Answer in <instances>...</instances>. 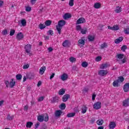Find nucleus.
<instances>
[{
    "mask_svg": "<svg viewBox=\"0 0 129 129\" xmlns=\"http://www.w3.org/2000/svg\"><path fill=\"white\" fill-rule=\"evenodd\" d=\"M116 57L117 61H118L119 64H124V63H126V58H124V55L123 54H117Z\"/></svg>",
    "mask_w": 129,
    "mask_h": 129,
    "instance_id": "1",
    "label": "nucleus"
},
{
    "mask_svg": "<svg viewBox=\"0 0 129 129\" xmlns=\"http://www.w3.org/2000/svg\"><path fill=\"white\" fill-rule=\"evenodd\" d=\"M66 22L64 20H60L58 23V25L56 26V30L59 35H61V30L63 26H65Z\"/></svg>",
    "mask_w": 129,
    "mask_h": 129,
    "instance_id": "2",
    "label": "nucleus"
},
{
    "mask_svg": "<svg viewBox=\"0 0 129 129\" xmlns=\"http://www.w3.org/2000/svg\"><path fill=\"white\" fill-rule=\"evenodd\" d=\"M5 84L6 87H10V88H13V87L16 85V80L15 79H12L10 82L6 81L5 82Z\"/></svg>",
    "mask_w": 129,
    "mask_h": 129,
    "instance_id": "3",
    "label": "nucleus"
},
{
    "mask_svg": "<svg viewBox=\"0 0 129 129\" xmlns=\"http://www.w3.org/2000/svg\"><path fill=\"white\" fill-rule=\"evenodd\" d=\"M32 48V45L31 44H27L25 45L24 49L25 50V52L29 55V56H31L32 55V53H31V49Z\"/></svg>",
    "mask_w": 129,
    "mask_h": 129,
    "instance_id": "4",
    "label": "nucleus"
},
{
    "mask_svg": "<svg viewBox=\"0 0 129 129\" xmlns=\"http://www.w3.org/2000/svg\"><path fill=\"white\" fill-rule=\"evenodd\" d=\"M79 46L80 47H83L85 45V38L84 37H81L78 42Z\"/></svg>",
    "mask_w": 129,
    "mask_h": 129,
    "instance_id": "5",
    "label": "nucleus"
},
{
    "mask_svg": "<svg viewBox=\"0 0 129 129\" xmlns=\"http://www.w3.org/2000/svg\"><path fill=\"white\" fill-rule=\"evenodd\" d=\"M94 109H100L101 108V102L98 101L95 103L93 105Z\"/></svg>",
    "mask_w": 129,
    "mask_h": 129,
    "instance_id": "6",
    "label": "nucleus"
},
{
    "mask_svg": "<svg viewBox=\"0 0 129 129\" xmlns=\"http://www.w3.org/2000/svg\"><path fill=\"white\" fill-rule=\"evenodd\" d=\"M59 78L62 81H66L68 79V75L66 73H63L59 77Z\"/></svg>",
    "mask_w": 129,
    "mask_h": 129,
    "instance_id": "7",
    "label": "nucleus"
},
{
    "mask_svg": "<svg viewBox=\"0 0 129 129\" xmlns=\"http://www.w3.org/2000/svg\"><path fill=\"white\" fill-rule=\"evenodd\" d=\"M108 29L109 30H111L112 31H118L119 30V27H118V25H114L113 27L111 26H108Z\"/></svg>",
    "mask_w": 129,
    "mask_h": 129,
    "instance_id": "8",
    "label": "nucleus"
},
{
    "mask_svg": "<svg viewBox=\"0 0 129 129\" xmlns=\"http://www.w3.org/2000/svg\"><path fill=\"white\" fill-rule=\"evenodd\" d=\"M107 73H108V71H107V70H102L99 71L98 72V74L100 76H105V75H106Z\"/></svg>",
    "mask_w": 129,
    "mask_h": 129,
    "instance_id": "9",
    "label": "nucleus"
},
{
    "mask_svg": "<svg viewBox=\"0 0 129 129\" xmlns=\"http://www.w3.org/2000/svg\"><path fill=\"white\" fill-rule=\"evenodd\" d=\"M85 19L83 17H81L77 21V25H80V24H84L85 23Z\"/></svg>",
    "mask_w": 129,
    "mask_h": 129,
    "instance_id": "10",
    "label": "nucleus"
},
{
    "mask_svg": "<svg viewBox=\"0 0 129 129\" xmlns=\"http://www.w3.org/2000/svg\"><path fill=\"white\" fill-rule=\"evenodd\" d=\"M115 126H116V123L114 121H111L109 124V128L110 129L115 128Z\"/></svg>",
    "mask_w": 129,
    "mask_h": 129,
    "instance_id": "11",
    "label": "nucleus"
},
{
    "mask_svg": "<svg viewBox=\"0 0 129 129\" xmlns=\"http://www.w3.org/2000/svg\"><path fill=\"white\" fill-rule=\"evenodd\" d=\"M123 106H125L126 107L127 106H129V98L125 99L122 102Z\"/></svg>",
    "mask_w": 129,
    "mask_h": 129,
    "instance_id": "12",
    "label": "nucleus"
},
{
    "mask_svg": "<svg viewBox=\"0 0 129 129\" xmlns=\"http://www.w3.org/2000/svg\"><path fill=\"white\" fill-rule=\"evenodd\" d=\"M123 90L124 92H128L129 91V83H125L123 86Z\"/></svg>",
    "mask_w": 129,
    "mask_h": 129,
    "instance_id": "13",
    "label": "nucleus"
},
{
    "mask_svg": "<svg viewBox=\"0 0 129 129\" xmlns=\"http://www.w3.org/2000/svg\"><path fill=\"white\" fill-rule=\"evenodd\" d=\"M17 40H22V39L24 38V34L22 32H20L18 33L16 36Z\"/></svg>",
    "mask_w": 129,
    "mask_h": 129,
    "instance_id": "14",
    "label": "nucleus"
},
{
    "mask_svg": "<svg viewBox=\"0 0 129 129\" xmlns=\"http://www.w3.org/2000/svg\"><path fill=\"white\" fill-rule=\"evenodd\" d=\"M45 71H46V67L43 66L39 69V74L41 75H43L44 73H45Z\"/></svg>",
    "mask_w": 129,
    "mask_h": 129,
    "instance_id": "15",
    "label": "nucleus"
},
{
    "mask_svg": "<svg viewBox=\"0 0 129 129\" xmlns=\"http://www.w3.org/2000/svg\"><path fill=\"white\" fill-rule=\"evenodd\" d=\"M122 40H123V37H120L118 38H117L114 40V43L115 44H119V43H120V42H122Z\"/></svg>",
    "mask_w": 129,
    "mask_h": 129,
    "instance_id": "16",
    "label": "nucleus"
},
{
    "mask_svg": "<svg viewBox=\"0 0 129 129\" xmlns=\"http://www.w3.org/2000/svg\"><path fill=\"white\" fill-rule=\"evenodd\" d=\"M69 97H70V95L67 94L63 95L62 97V101L63 102H66V101L69 99Z\"/></svg>",
    "mask_w": 129,
    "mask_h": 129,
    "instance_id": "17",
    "label": "nucleus"
},
{
    "mask_svg": "<svg viewBox=\"0 0 129 129\" xmlns=\"http://www.w3.org/2000/svg\"><path fill=\"white\" fill-rule=\"evenodd\" d=\"M71 17V14H70V13H66L63 15V18L64 20H68V19H70Z\"/></svg>",
    "mask_w": 129,
    "mask_h": 129,
    "instance_id": "18",
    "label": "nucleus"
},
{
    "mask_svg": "<svg viewBox=\"0 0 129 129\" xmlns=\"http://www.w3.org/2000/svg\"><path fill=\"white\" fill-rule=\"evenodd\" d=\"M94 39H95V36L93 35H89L88 36V39L90 42H92L93 41H94Z\"/></svg>",
    "mask_w": 129,
    "mask_h": 129,
    "instance_id": "19",
    "label": "nucleus"
},
{
    "mask_svg": "<svg viewBox=\"0 0 129 129\" xmlns=\"http://www.w3.org/2000/svg\"><path fill=\"white\" fill-rule=\"evenodd\" d=\"M122 11V8L119 6H117L116 7V9L115 10V13H116L117 14H119V13H120Z\"/></svg>",
    "mask_w": 129,
    "mask_h": 129,
    "instance_id": "20",
    "label": "nucleus"
},
{
    "mask_svg": "<svg viewBox=\"0 0 129 129\" xmlns=\"http://www.w3.org/2000/svg\"><path fill=\"white\" fill-rule=\"evenodd\" d=\"M20 23L21 24V26L26 27L27 26V21L25 19H22L20 21Z\"/></svg>",
    "mask_w": 129,
    "mask_h": 129,
    "instance_id": "21",
    "label": "nucleus"
},
{
    "mask_svg": "<svg viewBox=\"0 0 129 129\" xmlns=\"http://www.w3.org/2000/svg\"><path fill=\"white\" fill-rule=\"evenodd\" d=\"M61 114H62V111L61 110H57L55 112V115L57 117H58V116H60Z\"/></svg>",
    "mask_w": 129,
    "mask_h": 129,
    "instance_id": "22",
    "label": "nucleus"
},
{
    "mask_svg": "<svg viewBox=\"0 0 129 129\" xmlns=\"http://www.w3.org/2000/svg\"><path fill=\"white\" fill-rule=\"evenodd\" d=\"M101 7V4L99 3H95L94 5V8H95V9H100Z\"/></svg>",
    "mask_w": 129,
    "mask_h": 129,
    "instance_id": "23",
    "label": "nucleus"
},
{
    "mask_svg": "<svg viewBox=\"0 0 129 129\" xmlns=\"http://www.w3.org/2000/svg\"><path fill=\"white\" fill-rule=\"evenodd\" d=\"M86 111H87V107L85 105H83L82 107V113L84 114L86 113Z\"/></svg>",
    "mask_w": 129,
    "mask_h": 129,
    "instance_id": "24",
    "label": "nucleus"
},
{
    "mask_svg": "<svg viewBox=\"0 0 129 129\" xmlns=\"http://www.w3.org/2000/svg\"><path fill=\"white\" fill-rule=\"evenodd\" d=\"M37 119L38 121H40V122H42V121H44V116L43 115L38 116Z\"/></svg>",
    "mask_w": 129,
    "mask_h": 129,
    "instance_id": "25",
    "label": "nucleus"
},
{
    "mask_svg": "<svg viewBox=\"0 0 129 129\" xmlns=\"http://www.w3.org/2000/svg\"><path fill=\"white\" fill-rule=\"evenodd\" d=\"M120 83L118 82L117 80H116L113 82V86L114 87H117L119 85Z\"/></svg>",
    "mask_w": 129,
    "mask_h": 129,
    "instance_id": "26",
    "label": "nucleus"
},
{
    "mask_svg": "<svg viewBox=\"0 0 129 129\" xmlns=\"http://www.w3.org/2000/svg\"><path fill=\"white\" fill-rule=\"evenodd\" d=\"M108 67V65L107 63L103 64L100 66V69H106Z\"/></svg>",
    "mask_w": 129,
    "mask_h": 129,
    "instance_id": "27",
    "label": "nucleus"
},
{
    "mask_svg": "<svg viewBox=\"0 0 129 129\" xmlns=\"http://www.w3.org/2000/svg\"><path fill=\"white\" fill-rule=\"evenodd\" d=\"M117 80L118 81V83L120 84L123 82L124 78H123L122 77H119Z\"/></svg>",
    "mask_w": 129,
    "mask_h": 129,
    "instance_id": "28",
    "label": "nucleus"
},
{
    "mask_svg": "<svg viewBox=\"0 0 129 129\" xmlns=\"http://www.w3.org/2000/svg\"><path fill=\"white\" fill-rule=\"evenodd\" d=\"M96 122L97 124H98V125H102L103 123V120L100 119L98 120Z\"/></svg>",
    "mask_w": 129,
    "mask_h": 129,
    "instance_id": "29",
    "label": "nucleus"
},
{
    "mask_svg": "<svg viewBox=\"0 0 129 129\" xmlns=\"http://www.w3.org/2000/svg\"><path fill=\"white\" fill-rule=\"evenodd\" d=\"M32 125H33V122H28L26 123V127H28L29 128H31Z\"/></svg>",
    "mask_w": 129,
    "mask_h": 129,
    "instance_id": "30",
    "label": "nucleus"
},
{
    "mask_svg": "<svg viewBox=\"0 0 129 129\" xmlns=\"http://www.w3.org/2000/svg\"><path fill=\"white\" fill-rule=\"evenodd\" d=\"M68 44H69V41L68 40H65L62 43V46L63 47H68Z\"/></svg>",
    "mask_w": 129,
    "mask_h": 129,
    "instance_id": "31",
    "label": "nucleus"
},
{
    "mask_svg": "<svg viewBox=\"0 0 129 129\" xmlns=\"http://www.w3.org/2000/svg\"><path fill=\"white\" fill-rule=\"evenodd\" d=\"M65 93V89H61L59 91V95H63Z\"/></svg>",
    "mask_w": 129,
    "mask_h": 129,
    "instance_id": "32",
    "label": "nucleus"
},
{
    "mask_svg": "<svg viewBox=\"0 0 129 129\" xmlns=\"http://www.w3.org/2000/svg\"><path fill=\"white\" fill-rule=\"evenodd\" d=\"M81 33L83 35H85V34H86V33H87V29H86V28L82 29L81 30Z\"/></svg>",
    "mask_w": 129,
    "mask_h": 129,
    "instance_id": "33",
    "label": "nucleus"
},
{
    "mask_svg": "<svg viewBox=\"0 0 129 129\" xmlns=\"http://www.w3.org/2000/svg\"><path fill=\"white\" fill-rule=\"evenodd\" d=\"M59 108L60 109H65V108H66V105L65 104V103H62L60 106H59Z\"/></svg>",
    "mask_w": 129,
    "mask_h": 129,
    "instance_id": "34",
    "label": "nucleus"
},
{
    "mask_svg": "<svg viewBox=\"0 0 129 129\" xmlns=\"http://www.w3.org/2000/svg\"><path fill=\"white\" fill-rule=\"evenodd\" d=\"M68 117H73V116H75V113H69L67 114Z\"/></svg>",
    "mask_w": 129,
    "mask_h": 129,
    "instance_id": "35",
    "label": "nucleus"
},
{
    "mask_svg": "<svg viewBox=\"0 0 129 129\" xmlns=\"http://www.w3.org/2000/svg\"><path fill=\"white\" fill-rule=\"evenodd\" d=\"M82 67H84V68H86L87 66H88V63L86 61H84L82 63Z\"/></svg>",
    "mask_w": 129,
    "mask_h": 129,
    "instance_id": "36",
    "label": "nucleus"
},
{
    "mask_svg": "<svg viewBox=\"0 0 129 129\" xmlns=\"http://www.w3.org/2000/svg\"><path fill=\"white\" fill-rule=\"evenodd\" d=\"M39 28L40 29V30H43V29H45L46 28V25L43 24H40Z\"/></svg>",
    "mask_w": 129,
    "mask_h": 129,
    "instance_id": "37",
    "label": "nucleus"
},
{
    "mask_svg": "<svg viewBox=\"0 0 129 129\" xmlns=\"http://www.w3.org/2000/svg\"><path fill=\"white\" fill-rule=\"evenodd\" d=\"M126 49H127V47L126 46V45H123V46L121 47V51H122L123 52H125V50H126Z\"/></svg>",
    "mask_w": 129,
    "mask_h": 129,
    "instance_id": "38",
    "label": "nucleus"
},
{
    "mask_svg": "<svg viewBox=\"0 0 129 129\" xmlns=\"http://www.w3.org/2000/svg\"><path fill=\"white\" fill-rule=\"evenodd\" d=\"M101 49H104V48H107V44L104 43L101 45Z\"/></svg>",
    "mask_w": 129,
    "mask_h": 129,
    "instance_id": "39",
    "label": "nucleus"
},
{
    "mask_svg": "<svg viewBox=\"0 0 129 129\" xmlns=\"http://www.w3.org/2000/svg\"><path fill=\"white\" fill-rule=\"evenodd\" d=\"M29 67H30L29 64H28V63L25 64L23 66V69H24V70L28 69H29Z\"/></svg>",
    "mask_w": 129,
    "mask_h": 129,
    "instance_id": "40",
    "label": "nucleus"
},
{
    "mask_svg": "<svg viewBox=\"0 0 129 129\" xmlns=\"http://www.w3.org/2000/svg\"><path fill=\"white\" fill-rule=\"evenodd\" d=\"M51 24H52V21H51L50 20H47L45 22V24L46 26H50Z\"/></svg>",
    "mask_w": 129,
    "mask_h": 129,
    "instance_id": "41",
    "label": "nucleus"
},
{
    "mask_svg": "<svg viewBox=\"0 0 129 129\" xmlns=\"http://www.w3.org/2000/svg\"><path fill=\"white\" fill-rule=\"evenodd\" d=\"M69 5L70 7H73L74 6V0H70Z\"/></svg>",
    "mask_w": 129,
    "mask_h": 129,
    "instance_id": "42",
    "label": "nucleus"
},
{
    "mask_svg": "<svg viewBox=\"0 0 129 129\" xmlns=\"http://www.w3.org/2000/svg\"><path fill=\"white\" fill-rule=\"evenodd\" d=\"M22 76L21 74H18L16 75V78L17 80H21L22 79Z\"/></svg>",
    "mask_w": 129,
    "mask_h": 129,
    "instance_id": "43",
    "label": "nucleus"
},
{
    "mask_svg": "<svg viewBox=\"0 0 129 129\" xmlns=\"http://www.w3.org/2000/svg\"><path fill=\"white\" fill-rule=\"evenodd\" d=\"M44 118V121H48L49 120V116L47 114H45Z\"/></svg>",
    "mask_w": 129,
    "mask_h": 129,
    "instance_id": "44",
    "label": "nucleus"
},
{
    "mask_svg": "<svg viewBox=\"0 0 129 129\" xmlns=\"http://www.w3.org/2000/svg\"><path fill=\"white\" fill-rule=\"evenodd\" d=\"M124 33H125L126 35H129V28H125L124 29Z\"/></svg>",
    "mask_w": 129,
    "mask_h": 129,
    "instance_id": "45",
    "label": "nucleus"
},
{
    "mask_svg": "<svg viewBox=\"0 0 129 129\" xmlns=\"http://www.w3.org/2000/svg\"><path fill=\"white\" fill-rule=\"evenodd\" d=\"M70 61L72 63H73V62H75V61H76V58H75V57H71L70 58Z\"/></svg>",
    "mask_w": 129,
    "mask_h": 129,
    "instance_id": "46",
    "label": "nucleus"
},
{
    "mask_svg": "<svg viewBox=\"0 0 129 129\" xmlns=\"http://www.w3.org/2000/svg\"><path fill=\"white\" fill-rule=\"evenodd\" d=\"M101 59H102V58L101 56H98L96 58L95 61L96 62H99V61H101Z\"/></svg>",
    "mask_w": 129,
    "mask_h": 129,
    "instance_id": "47",
    "label": "nucleus"
},
{
    "mask_svg": "<svg viewBox=\"0 0 129 129\" xmlns=\"http://www.w3.org/2000/svg\"><path fill=\"white\" fill-rule=\"evenodd\" d=\"M15 33H16V31L14 29H12L10 31V36H14V35H15Z\"/></svg>",
    "mask_w": 129,
    "mask_h": 129,
    "instance_id": "48",
    "label": "nucleus"
},
{
    "mask_svg": "<svg viewBox=\"0 0 129 129\" xmlns=\"http://www.w3.org/2000/svg\"><path fill=\"white\" fill-rule=\"evenodd\" d=\"M76 30L77 31H81V30H82V27H81V26L80 25H77L76 26Z\"/></svg>",
    "mask_w": 129,
    "mask_h": 129,
    "instance_id": "49",
    "label": "nucleus"
},
{
    "mask_svg": "<svg viewBox=\"0 0 129 129\" xmlns=\"http://www.w3.org/2000/svg\"><path fill=\"white\" fill-rule=\"evenodd\" d=\"M26 12H31L32 11V8L30 7L27 6L26 7Z\"/></svg>",
    "mask_w": 129,
    "mask_h": 129,
    "instance_id": "50",
    "label": "nucleus"
},
{
    "mask_svg": "<svg viewBox=\"0 0 129 129\" xmlns=\"http://www.w3.org/2000/svg\"><path fill=\"white\" fill-rule=\"evenodd\" d=\"M8 119H9V120H12V119H14V116H11L10 115H8L7 117Z\"/></svg>",
    "mask_w": 129,
    "mask_h": 129,
    "instance_id": "51",
    "label": "nucleus"
},
{
    "mask_svg": "<svg viewBox=\"0 0 129 129\" xmlns=\"http://www.w3.org/2000/svg\"><path fill=\"white\" fill-rule=\"evenodd\" d=\"M44 98L43 96L40 97L38 99V101L39 102L43 101V100H44Z\"/></svg>",
    "mask_w": 129,
    "mask_h": 129,
    "instance_id": "52",
    "label": "nucleus"
},
{
    "mask_svg": "<svg viewBox=\"0 0 129 129\" xmlns=\"http://www.w3.org/2000/svg\"><path fill=\"white\" fill-rule=\"evenodd\" d=\"M2 34L4 35H7V34H8V30H7V29H5V30H3L2 31Z\"/></svg>",
    "mask_w": 129,
    "mask_h": 129,
    "instance_id": "53",
    "label": "nucleus"
},
{
    "mask_svg": "<svg viewBox=\"0 0 129 129\" xmlns=\"http://www.w3.org/2000/svg\"><path fill=\"white\" fill-rule=\"evenodd\" d=\"M48 35H50V36H52L54 33H53V31L52 30H49L47 32Z\"/></svg>",
    "mask_w": 129,
    "mask_h": 129,
    "instance_id": "54",
    "label": "nucleus"
},
{
    "mask_svg": "<svg viewBox=\"0 0 129 129\" xmlns=\"http://www.w3.org/2000/svg\"><path fill=\"white\" fill-rule=\"evenodd\" d=\"M89 90V87H86L85 88H84V91H85L86 92H87V91Z\"/></svg>",
    "mask_w": 129,
    "mask_h": 129,
    "instance_id": "55",
    "label": "nucleus"
},
{
    "mask_svg": "<svg viewBox=\"0 0 129 129\" xmlns=\"http://www.w3.org/2000/svg\"><path fill=\"white\" fill-rule=\"evenodd\" d=\"M36 0H31L30 3L32 5H35V4H36Z\"/></svg>",
    "mask_w": 129,
    "mask_h": 129,
    "instance_id": "56",
    "label": "nucleus"
},
{
    "mask_svg": "<svg viewBox=\"0 0 129 129\" xmlns=\"http://www.w3.org/2000/svg\"><path fill=\"white\" fill-rule=\"evenodd\" d=\"M92 100H95V97H96V95H95V94H93L92 95Z\"/></svg>",
    "mask_w": 129,
    "mask_h": 129,
    "instance_id": "57",
    "label": "nucleus"
},
{
    "mask_svg": "<svg viewBox=\"0 0 129 129\" xmlns=\"http://www.w3.org/2000/svg\"><path fill=\"white\" fill-rule=\"evenodd\" d=\"M54 76H55V73H53L50 77V79H52L54 78Z\"/></svg>",
    "mask_w": 129,
    "mask_h": 129,
    "instance_id": "58",
    "label": "nucleus"
},
{
    "mask_svg": "<svg viewBox=\"0 0 129 129\" xmlns=\"http://www.w3.org/2000/svg\"><path fill=\"white\" fill-rule=\"evenodd\" d=\"M47 50H48L49 52H52L53 48L52 47H49Z\"/></svg>",
    "mask_w": 129,
    "mask_h": 129,
    "instance_id": "59",
    "label": "nucleus"
},
{
    "mask_svg": "<svg viewBox=\"0 0 129 129\" xmlns=\"http://www.w3.org/2000/svg\"><path fill=\"white\" fill-rule=\"evenodd\" d=\"M28 108H29V106H28V105H25L24 106V110H28Z\"/></svg>",
    "mask_w": 129,
    "mask_h": 129,
    "instance_id": "60",
    "label": "nucleus"
},
{
    "mask_svg": "<svg viewBox=\"0 0 129 129\" xmlns=\"http://www.w3.org/2000/svg\"><path fill=\"white\" fill-rule=\"evenodd\" d=\"M39 125H40V124L39 123H37L35 124V128H38V127H39Z\"/></svg>",
    "mask_w": 129,
    "mask_h": 129,
    "instance_id": "61",
    "label": "nucleus"
},
{
    "mask_svg": "<svg viewBox=\"0 0 129 129\" xmlns=\"http://www.w3.org/2000/svg\"><path fill=\"white\" fill-rule=\"evenodd\" d=\"M42 84V82L41 81H39L38 84H37V86L39 87Z\"/></svg>",
    "mask_w": 129,
    "mask_h": 129,
    "instance_id": "62",
    "label": "nucleus"
},
{
    "mask_svg": "<svg viewBox=\"0 0 129 129\" xmlns=\"http://www.w3.org/2000/svg\"><path fill=\"white\" fill-rule=\"evenodd\" d=\"M44 38L45 40H49V39H50L49 36H44Z\"/></svg>",
    "mask_w": 129,
    "mask_h": 129,
    "instance_id": "63",
    "label": "nucleus"
},
{
    "mask_svg": "<svg viewBox=\"0 0 129 129\" xmlns=\"http://www.w3.org/2000/svg\"><path fill=\"white\" fill-rule=\"evenodd\" d=\"M104 127H103V126H99L98 127V129H104Z\"/></svg>",
    "mask_w": 129,
    "mask_h": 129,
    "instance_id": "64",
    "label": "nucleus"
}]
</instances>
